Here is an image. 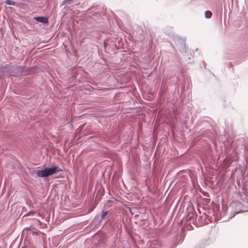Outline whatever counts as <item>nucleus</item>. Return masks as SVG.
Wrapping results in <instances>:
<instances>
[{"instance_id":"obj_1","label":"nucleus","mask_w":248,"mask_h":248,"mask_svg":"<svg viewBox=\"0 0 248 248\" xmlns=\"http://www.w3.org/2000/svg\"><path fill=\"white\" fill-rule=\"evenodd\" d=\"M59 167L52 166L49 168H46L44 170H38L36 172L37 175L40 177H46L56 174L58 171Z\"/></svg>"},{"instance_id":"obj_2","label":"nucleus","mask_w":248,"mask_h":248,"mask_svg":"<svg viewBox=\"0 0 248 248\" xmlns=\"http://www.w3.org/2000/svg\"><path fill=\"white\" fill-rule=\"evenodd\" d=\"M177 45L178 46L179 50L181 53L186 52V39L185 38H179L177 42Z\"/></svg>"},{"instance_id":"obj_3","label":"nucleus","mask_w":248,"mask_h":248,"mask_svg":"<svg viewBox=\"0 0 248 248\" xmlns=\"http://www.w3.org/2000/svg\"><path fill=\"white\" fill-rule=\"evenodd\" d=\"M237 159L232 158L231 157L227 156L223 161V167L228 168L232 164V161H236Z\"/></svg>"},{"instance_id":"obj_4","label":"nucleus","mask_w":248,"mask_h":248,"mask_svg":"<svg viewBox=\"0 0 248 248\" xmlns=\"http://www.w3.org/2000/svg\"><path fill=\"white\" fill-rule=\"evenodd\" d=\"M34 19L36 21L44 24L47 23L48 22V18L43 16H35L34 17Z\"/></svg>"},{"instance_id":"obj_5","label":"nucleus","mask_w":248,"mask_h":248,"mask_svg":"<svg viewBox=\"0 0 248 248\" xmlns=\"http://www.w3.org/2000/svg\"><path fill=\"white\" fill-rule=\"evenodd\" d=\"M4 2L7 5L16 6L17 7H22V6L23 5V3H16L14 1L10 0H5Z\"/></svg>"},{"instance_id":"obj_6","label":"nucleus","mask_w":248,"mask_h":248,"mask_svg":"<svg viewBox=\"0 0 248 248\" xmlns=\"http://www.w3.org/2000/svg\"><path fill=\"white\" fill-rule=\"evenodd\" d=\"M192 217H193L192 216H190L189 215L187 217L188 219H187L186 222V228L188 230L191 229L193 227L191 225V223L190 222H189V220L191 219Z\"/></svg>"},{"instance_id":"obj_7","label":"nucleus","mask_w":248,"mask_h":248,"mask_svg":"<svg viewBox=\"0 0 248 248\" xmlns=\"http://www.w3.org/2000/svg\"><path fill=\"white\" fill-rule=\"evenodd\" d=\"M75 0H63L62 3L61 4V6L63 5H68L74 2Z\"/></svg>"},{"instance_id":"obj_8","label":"nucleus","mask_w":248,"mask_h":248,"mask_svg":"<svg viewBox=\"0 0 248 248\" xmlns=\"http://www.w3.org/2000/svg\"><path fill=\"white\" fill-rule=\"evenodd\" d=\"M108 214V211H105L103 210L101 212V216L100 219H99V222H101L102 220Z\"/></svg>"},{"instance_id":"obj_9","label":"nucleus","mask_w":248,"mask_h":248,"mask_svg":"<svg viewBox=\"0 0 248 248\" xmlns=\"http://www.w3.org/2000/svg\"><path fill=\"white\" fill-rule=\"evenodd\" d=\"M212 16V13L211 12L209 11H206L205 12V17L206 18H210Z\"/></svg>"},{"instance_id":"obj_10","label":"nucleus","mask_w":248,"mask_h":248,"mask_svg":"<svg viewBox=\"0 0 248 248\" xmlns=\"http://www.w3.org/2000/svg\"><path fill=\"white\" fill-rule=\"evenodd\" d=\"M205 247H206L205 243L204 242H202V243H199L194 248H205Z\"/></svg>"},{"instance_id":"obj_11","label":"nucleus","mask_w":248,"mask_h":248,"mask_svg":"<svg viewBox=\"0 0 248 248\" xmlns=\"http://www.w3.org/2000/svg\"><path fill=\"white\" fill-rule=\"evenodd\" d=\"M236 153L235 152H233V153H232L233 155H236Z\"/></svg>"}]
</instances>
